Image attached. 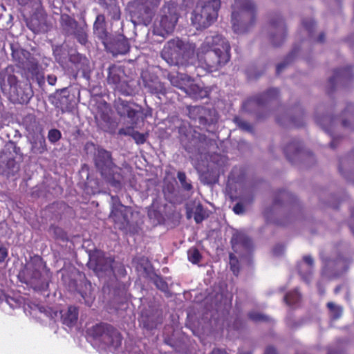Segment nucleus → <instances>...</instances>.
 <instances>
[{
  "label": "nucleus",
  "mask_w": 354,
  "mask_h": 354,
  "mask_svg": "<svg viewBox=\"0 0 354 354\" xmlns=\"http://www.w3.org/2000/svg\"><path fill=\"white\" fill-rule=\"evenodd\" d=\"M52 103L62 112L70 110L72 107V97L67 88L57 91Z\"/></svg>",
  "instance_id": "nucleus-22"
},
{
  "label": "nucleus",
  "mask_w": 354,
  "mask_h": 354,
  "mask_svg": "<svg viewBox=\"0 0 354 354\" xmlns=\"http://www.w3.org/2000/svg\"><path fill=\"white\" fill-rule=\"evenodd\" d=\"M232 24L234 31L244 33L255 21V5L252 0H235L232 6Z\"/></svg>",
  "instance_id": "nucleus-3"
},
{
  "label": "nucleus",
  "mask_w": 354,
  "mask_h": 354,
  "mask_svg": "<svg viewBox=\"0 0 354 354\" xmlns=\"http://www.w3.org/2000/svg\"><path fill=\"white\" fill-rule=\"evenodd\" d=\"M316 122L322 126L326 131L330 133V127L333 126L335 119L329 116H324L323 118H316Z\"/></svg>",
  "instance_id": "nucleus-38"
},
{
  "label": "nucleus",
  "mask_w": 354,
  "mask_h": 354,
  "mask_svg": "<svg viewBox=\"0 0 354 354\" xmlns=\"http://www.w3.org/2000/svg\"><path fill=\"white\" fill-rule=\"evenodd\" d=\"M178 179L182 187L187 191H189L192 189L191 183L187 182V177L184 172L179 171L177 175Z\"/></svg>",
  "instance_id": "nucleus-49"
},
{
  "label": "nucleus",
  "mask_w": 354,
  "mask_h": 354,
  "mask_svg": "<svg viewBox=\"0 0 354 354\" xmlns=\"http://www.w3.org/2000/svg\"><path fill=\"white\" fill-rule=\"evenodd\" d=\"M180 142L185 149L190 153L192 159H198L197 156H201L205 151L204 137L198 133L185 134L181 136Z\"/></svg>",
  "instance_id": "nucleus-12"
},
{
  "label": "nucleus",
  "mask_w": 354,
  "mask_h": 354,
  "mask_svg": "<svg viewBox=\"0 0 354 354\" xmlns=\"http://www.w3.org/2000/svg\"><path fill=\"white\" fill-rule=\"evenodd\" d=\"M296 55V50H293L286 58L285 61L277 66V73L279 75L283 69L290 62L293 60L295 56Z\"/></svg>",
  "instance_id": "nucleus-44"
},
{
  "label": "nucleus",
  "mask_w": 354,
  "mask_h": 354,
  "mask_svg": "<svg viewBox=\"0 0 354 354\" xmlns=\"http://www.w3.org/2000/svg\"><path fill=\"white\" fill-rule=\"evenodd\" d=\"M140 322L143 324V326L148 330H151L156 327L157 322L149 319V317H145L142 315Z\"/></svg>",
  "instance_id": "nucleus-52"
},
{
  "label": "nucleus",
  "mask_w": 354,
  "mask_h": 354,
  "mask_svg": "<svg viewBox=\"0 0 354 354\" xmlns=\"http://www.w3.org/2000/svg\"><path fill=\"white\" fill-rule=\"evenodd\" d=\"M292 198V196L287 191L283 190L278 193L274 200V206L281 204L282 202H288Z\"/></svg>",
  "instance_id": "nucleus-39"
},
{
  "label": "nucleus",
  "mask_w": 354,
  "mask_h": 354,
  "mask_svg": "<svg viewBox=\"0 0 354 354\" xmlns=\"http://www.w3.org/2000/svg\"><path fill=\"white\" fill-rule=\"evenodd\" d=\"M62 138V133L59 130L56 129H50L48 133V139L52 144L56 143Z\"/></svg>",
  "instance_id": "nucleus-48"
},
{
  "label": "nucleus",
  "mask_w": 354,
  "mask_h": 354,
  "mask_svg": "<svg viewBox=\"0 0 354 354\" xmlns=\"http://www.w3.org/2000/svg\"><path fill=\"white\" fill-rule=\"evenodd\" d=\"M286 38V28L281 17H274L270 22V39L275 46L281 45Z\"/></svg>",
  "instance_id": "nucleus-17"
},
{
  "label": "nucleus",
  "mask_w": 354,
  "mask_h": 354,
  "mask_svg": "<svg viewBox=\"0 0 354 354\" xmlns=\"http://www.w3.org/2000/svg\"><path fill=\"white\" fill-rule=\"evenodd\" d=\"M205 218V211L201 205L196 207L194 212V220L197 223H201Z\"/></svg>",
  "instance_id": "nucleus-46"
},
{
  "label": "nucleus",
  "mask_w": 354,
  "mask_h": 354,
  "mask_svg": "<svg viewBox=\"0 0 354 354\" xmlns=\"http://www.w3.org/2000/svg\"><path fill=\"white\" fill-rule=\"evenodd\" d=\"M302 24L304 27L306 29V30H308L309 34H310L315 27V21L311 19H305L303 21Z\"/></svg>",
  "instance_id": "nucleus-55"
},
{
  "label": "nucleus",
  "mask_w": 354,
  "mask_h": 354,
  "mask_svg": "<svg viewBox=\"0 0 354 354\" xmlns=\"http://www.w3.org/2000/svg\"><path fill=\"white\" fill-rule=\"evenodd\" d=\"M283 251L284 247L281 245L275 246L274 248L273 249V253L277 256L281 254Z\"/></svg>",
  "instance_id": "nucleus-62"
},
{
  "label": "nucleus",
  "mask_w": 354,
  "mask_h": 354,
  "mask_svg": "<svg viewBox=\"0 0 354 354\" xmlns=\"http://www.w3.org/2000/svg\"><path fill=\"white\" fill-rule=\"evenodd\" d=\"M248 317L254 321V322H269L270 321V317L263 315V314H261V313H257V312H250L248 314Z\"/></svg>",
  "instance_id": "nucleus-47"
},
{
  "label": "nucleus",
  "mask_w": 354,
  "mask_h": 354,
  "mask_svg": "<svg viewBox=\"0 0 354 354\" xmlns=\"http://www.w3.org/2000/svg\"><path fill=\"white\" fill-rule=\"evenodd\" d=\"M115 109L120 116H127L132 123H136L141 106L132 102L119 98L115 101Z\"/></svg>",
  "instance_id": "nucleus-16"
},
{
  "label": "nucleus",
  "mask_w": 354,
  "mask_h": 354,
  "mask_svg": "<svg viewBox=\"0 0 354 354\" xmlns=\"http://www.w3.org/2000/svg\"><path fill=\"white\" fill-rule=\"evenodd\" d=\"M177 8L173 3H167L162 10L160 26L167 32H171L178 21Z\"/></svg>",
  "instance_id": "nucleus-15"
},
{
  "label": "nucleus",
  "mask_w": 354,
  "mask_h": 354,
  "mask_svg": "<svg viewBox=\"0 0 354 354\" xmlns=\"http://www.w3.org/2000/svg\"><path fill=\"white\" fill-rule=\"evenodd\" d=\"M28 28L35 33L46 32L52 28L48 16L43 8H37L27 21Z\"/></svg>",
  "instance_id": "nucleus-13"
},
{
  "label": "nucleus",
  "mask_w": 354,
  "mask_h": 354,
  "mask_svg": "<svg viewBox=\"0 0 354 354\" xmlns=\"http://www.w3.org/2000/svg\"><path fill=\"white\" fill-rule=\"evenodd\" d=\"M98 3L111 15L113 19H119L120 17V8L117 0H97Z\"/></svg>",
  "instance_id": "nucleus-31"
},
{
  "label": "nucleus",
  "mask_w": 354,
  "mask_h": 354,
  "mask_svg": "<svg viewBox=\"0 0 354 354\" xmlns=\"http://www.w3.org/2000/svg\"><path fill=\"white\" fill-rule=\"evenodd\" d=\"M133 131L134 129L132 127L122 128L119 130L118 134L131 136Z\"/></svg>",
  "instance_id": "nucleus-60"
},
{
  "label": "nucleus",
  "mask_w": 354,
  "mask_h": 354,
  "mask_svg": "<svg viewBox=\"0 0 354 354\" xmlns=\"http://www.w3.org/2000/svg\"><path fill=\"white\" fill-rule=\"evenodd\" d=\"M145 88L152 94H162L165 93V88L164 85L159 81L157 77L153 76L147 77H143Z\"/></svg>",
  "instance_id": "nucleus-25"
},
{
  "label": "nucleus",
  "mask_w": 354,
  "mask_h": 354,
  "mask_svg": "<svg viewBox=\"0 0 354 354\" xmlns=\"http://www.w3.org/2000/svg\"><path fill=\"white\" fill-rule=\"evenodd\" d=\"M187 256L189 261L192 263H198L201 259V255L196 248H191L187 252Z\"/></svg>",
  "instance_id": "nucleus-43"
},
{
  "label": "nucleus",
  "mask_w": 354,
  "mask_h": 354,
  "mask_svg": "<svg viewBox=\"0 0 354 354\" xmlns=\"http://www.w3.org/2000/svg\"><path fill=\"white\" fill-rule=\"evenodd\" d=\"M89 334L95 344H101L103 348H109L115 352L122 345V337L113 326L106 324H100L92 327Z\"/></svg>",
  "instance_id": "nucleus-6"
},
{
  "label": "nucleus",
  "mask_w": 354,
  "mask_h": 354,
  "mask_svg": "<svg viewBox=\"0 0 354 354\" xmlns=\"http://www.w3.org/2000/svg\"><path fill=\"white\" fill-rule=\"evenodd\" d=\"M190 45L179 39L169 40L164 46L161 57L169 65H186L192 54Z\"/></svg>",
  "instance_id": "nucleus-7"
},
{
  "label": "nucleus",
  "mask_w": 354,
  "mask_h": 354,
  "mask_svg": "<svg viewBox=\"0 0 354 354\" xmlns=\"http://www.w3.org/2000/svg\"><path fill=\"white\" fill-rule=\"evenodd\" d=\"M108 50H110L113 54H125L129 50V41L123 36H118L116 38L111 37V41L110 45L104 46Z\"/></svg>",
  "instance_id": "nucleus-23"
},
{
  "label": "nucleus",
  "mask_w": 354,
  "mask_h": 354,
  "mask_svg": "<svg viewBox=\"0 0 354 354\" xmlns=\"http://www.w3.org/2000/svg\"><path fill=\"white\" fill-rule=\"evenodd\" d=\"M75 68L78 71H81L84 75L90 73L91 67L89 60L85 56H83Z\"/></svg>",
  "instance_id": "nucleus-40"
},
{
  "label": "nucleus",
  "mask_w": 354,
  "mask_h": 354,
  "mask_svg": "<svg viewBox=\"0 0 354 354\" xmlns=\"http://www.w3.org/2000/svg\"><path fill=\"white\" fill-rule=\"evenodd\" d=\"M148 216L150 218H154L158 222H160L162 218V214L152 208L148 211Z\"/></svg>",
  "instance_id": "nucleus-56"
},
{
  "label": "nucleus",
  "mask_w": 354,
  "mask_h": 354,
  "mask_svg": "<svg viewBox=\"0 0 354 354\" xmlns=\"http://www.w3.org/2000/svg\"><path fill=\"white\" fill-rule=\"evenodd\" d=\"M82 57H83L82 55H81L78 53H75L71 54L69 55V60L76 67L77 66V64H79L80 61H81Z\"/></svg>",
  "instance_id": "nucleus-54"
},
{
  "label": "nucleus",
  "mask_w": 354,
  "mask_h": 354,
  "mask_svg": "<svg viewBox=\"0 0 354 354\" xmlns=\"http://www.w3.org/2000/svg\"><path fill=\"white\" fill-rule=\"evenodd\" d=\"M233 211L236 214H241L245 212L244 206L241 203H237L233 207Z\"/></svg>",
  "instance_id": "nucleus-59"
},
{
  "label": "nucleus",
  "mask_w": 354,
  "mask_h": 354,
  "mask_svg": "<svg viewBox=\"0 0 354 354\" xmlns=\"http://www.w3.org/2000/svg\"><path fill=\"white\" fill-rule=\"evenodd\" d=\"M233 120L237 127L241 130L249 133L252 132V126L247 121L239 117H235Z\"/></svg>",
  "instance_id": "nucleus-41"
},
{
  "label": "nucleus",
  "mask_w": 354,
  "mask_h": 354,
  "mask_svg": "<svg viewBox=\"0 0 354 354\" xmlns=\"http://www.w3.org/2000/svg\"><path fill=\"white\" fill-rule=\"evenodd\" d=\"M88 25L86 22H82L78 24L70 36H73L81 45L86 46L88 42Z\"/></svg>",
  "instance_id": "nucleus-27"
},
{
  "label": "nucleus",
  "mask_w": 354,
  "mask_h": 354,
  "mask_svg": "<svg viewBox=\"0 0 354 354\" xmlns=\"http://www.w3.org/2000/svg\"><path fill=\"white\" fill-rule=\"evenodd\" d=\"M353 73L349 67L335 70L333 75L329 78L328 84L333 90L338 84L346 85L353 79Z\"/></svg>",
  "instance_id": "nucleus-21"
},
{
  "label": "nucleus",
  "mask_w": 354,
  "mask_h": 354,
  "mask_svg": "<svg viewBox=\"0 0 354 354\" xmlns=\"http://www.w3.org/2000/svg\"><path fill=\"white\" fill-rule=\"evenodd\" d=\"M8 254V250L4 247L0 248V263L3 262Z\"/></svg>",
  "instance_id": "nucleus-61"
},
{
  "label": "nucleus",
  "mask_w": 354,
  "mask_h": 354,
  "mask_svg": "<svg viewBox=\"0 0 354 354\" xmlns=\"http://www.w3.org/2000/svg\"><path fill=\"white\" fill-rule=\"evenodd\" d=\"M95 164L100 170L102 176L116 189L122 187V169L116 167L112 162L110 153L99 148L95 155Z\"/></svg>",
  "instance_id": "nucleus-4"
},
{
  "label": "nucleus",
  "mask_w": 354,
  "mask_h": 354,
  "mask_svg": "<svg viewBox=\"0 0 354 354\" xmlns=\"http://www.w3.org/2000/svg\"><path fill=\"white\" fill-rule=\"evenodd\" d=\"M283 299L288 305L293 306L300 301L301 295L297 290H295L286 295Z\"/></svg>",
  "instance_id": "nucleus-37"
},
{
  "label": "nucleus",
  "mask_w": 354,
  "mask_h": 354,
  "mask_svg": "<svg viewBox=\"0 0 354 354\" xmlns=\"http://www.w3.org/2000/svg\"><path fill=\"white\" fill-rule=\"evenodd\" d=\"M106 26L104 15H97L93 24V33L104 46H108L111 41V34L107 31Z\"/></svg>",
  "instance_id": "nucleus-19"
},
{
  "label": "nucleus",
  "mask_w": 354,
  "mask_h": 354,
  "mask_svg": "<svg viewBox=\"0 0 354 354\" xmlns=\"http://www.w3.org/2000/svg\"><path fill=\"white\" fill-rule=\"evenodd\" d=\"M18 277L22 283L30 285L34 289L44 290L48 287L50 272L41 257L35 255L26 262Z\"/></svg>",
  "instance_id": "nucleus-2"
},
{
  "label": "nucleus",
  "mask_w": 354,
  "mask_h": 354,
  "mask_svg": "<svg viewBox=\"0 0 354 354\" xmlns=\"http://www.w3.org/2000/svg\"><path fill=\"white\" fill-rule=\"evenodd\" d=\"M47 151L45 138L43 135L37 136L31 142V151L32 153L39 155Z\"/></svg>",
  "instance_id": "nucleus-33"
},
{
  "label": "nucleus",
  "mask_w": 354,
  "mask_h": 354,
  "mask_svg": "<svg viewBox=\"0 0 354 354\" xmlns=\"http://www.w3.org/2000/svg\"><path fill=\"white\" fill-rule=\"evenodd\" d=\"M20 148L14 142L7 143L0 151V174L15 175L19 170L17 158L21 159Z\"/></svg>",
  "instance_id": "nucleus-8"
},
{
  "label": "nucleus",
  "mask_w": 354,
  "mask_h": 354,
  "mask_svg": "<svg viewBox=\"0 0 354 354\" xmlns=\"http://www.w3.org/2000/svg\"><path fill=\"white\" fill-rule=\"evenodd\" d=\"M5 303L12 309L20 307L21 304L19 299H16L10 296H5Z\"/></svg>",
  "instance_id": "nucleus-51"
},
{
  "label": "nucleus",
  "mask_w": 354,
  "mask_h": 354,
  "mask_svg": "<svg viewBox=\"0 0 354 354\" xmlns=\"http://www.w3.org/2000/svg\"><path fill=\"white\" fill-rule=\"evenodd\" d=\"M60 315L63 324L72 327L77 321L78 310L76 307L69 306L67 310H62Z\"/></svg>",
  "instance_id": "nucleus-28"
},
{
  "label": "nucleus",
  "mask_w": 354,
  "mask_h": 354,
  "mask_svg": "<svg viewBox=\"0 0 354 354\" xmlns=\"http://www.w3.org/2000/svg\"><path fill=\"white\" fill-rule=\"evenodd\" d=\"M188 116L190 119L198 122L201 125H205L213 121L211 111L201 106H190L187 107Z\"/></svg>",
  "instance_id": "nucleus-20"
},
{
  "label": "nucleus",
  "mask_w": 354,
  "mask_h": 354,
  "mask_svg": "<svg viewBox=\"0 0 354 354\" xmlns=\"http://www.w3.org/2000/svg\"><path fill=\"white\" fill-rule=\"evenodd\" d=\"M279 91L277 88H270L266 93L247 100L243 104V109L248 113L256 112L260 107L277 97Z\"/></svg>",
  "instance_id": "nucleus-14"
},
{
  "label": "nucleus",
  "mask_w": 354,
  "mask_h": 354,
  "mask_svg": "<svg viewBox=\"0 0 354 354\" xmlns=\"http://www.w3.org/2000/svg\"><path fill=\"white\" fill-rule=\"evenodd\" d=\"M313 258L310 255H306L303 257V261L297 264L298 272L302 279L306 283L310 282L313 273Z\"/></svg>",
  "instance_id": "nucleus-24"
},
{
  "label": "nucleus",
  "mask_w": 354,
  "mask_h": 354,
  "mask_svg": "<svg viewBox=\"0 0 354 354\" xmlns=\"http://www.w3.org/2000/svg\"><path fill=\"white\" fill-rule=\"evenodd\" d=\"M111 213L109 218L114 223L115 227L120 230L125 229L129 224L131 209L122 205L117 196H111Z\"/></svg>",
  "instance_id": "nucleus-10"
},
{
  "label": "nucleus",
  "mask_w": 354,
  "mask_h": 354,
  "mask_svg": "<svg viewBox=\"0 0 354 354\" xmlns=\"http://www.w3.org/2000/svg\"><path fill=\"white\" fill-rule=\"evenodd\" d=\"M161 0H146L142 3L140 10H143L144 13L140 16L142 20L145 19H151L152 10L156 8Z\"/></svg>",
  "instance_id": "nucleus-36"
},
{
  "label": "nucleus",
  "mask_w": 354,
  "mask_h": 354,
  "mask_svg": "<svg viewBox=\"0 0 354 354\" xmlns=\"http://www.w3.org/2000/svg\"><path fill=\"white\" fill-rule=\"evenodd\" d=\"M113 263L114 261L111 257H105L102 252H97L90 256L88 265L98 277H103L113 272Z\"/></svg>",
  "instance_id": "nucleus-11"
},
{
  "label": "nucleus",
  "mask_w": 354,
  "mask_h": 354,
  "mask_svg": "<svg viewBox=\"0 0 354 354\" xmlns=\"http://www.w3.org/2000/svg\"><path fill=\"white\" fill-rule=\"evenodd\" d=\"M327 306L330 310L333 319H338L340 317L342 313V308L340 306H336L333 302H328L327 304Z\"/></svg>",
  "instance_id": "nucleus-45"
},
{
  "label": "nucleus",
  "mask_w": 354,
  "mask_h": 354,
  "mask_svg": "<svg viewBox=\"0 0 354 354\" xmlns=\"http://www.w3.org/2000/svg\"><path fill=\"white\" fill-rule=\"evenodd\" d=\"M138 115H141L142 120L152 116V109L147 107L146 109H143L141 107V111L138 113Z\"/></svg>",
  "instance_id": "nucleus-58"
},
{
  "label": "nucleus",
  "mask_w": 354,
  "mask_h": 354,
  "mask_svg": "<svg viewBox=\"0 0 354 354\" xmlns=\"http://www.w3.org/2000/svg\"><path fill=\"white\" fill-rule=\"evenodd\" d=\"M53 55L57 62L61 63L66 56V52L62 46L57 45L53 46Z\"/></svg>",
  "instance_id": "nucleus-42"
},
{
  "label": "nucleus",
  "mask_w": 354,
  "mask_h": 354,
  "mask_svg": "<svg viewBox=\"0 0 354 354\" xmlns=\"http://www.w3.org/2000/svg\"><path fill=\"white\" fill-rule=\"evenodd\" d=\"M107 83L124 95H131L134 91L127 81L124 70L118 66L111 65L108 68Z\"/></svg>",
  "instance_id": "nucleus-9"
},
{
  "label": "nucleus",
  "mask_w": 354,
  "mask_h": 354,
  "mask_svg": "<svg viewBox=\"0 0 354 354\" xmlns=\"http://www.w3.org/2000/svg\"><path fill=\"white\" fill-rule=\"evenodd\" d=\"M47 82L50 85H55L57 82V77L54 75H48L47 76Z\"/></svg>",
  "instance_id": "nucleus-63"
},
{
  "label": "nucleus",
  "mask_w": 354,
  "mask_h": 354,
  "mask_svg": "<svg viewBox=\"0 0 354 354\" xmlns=\"http://www.w3.org/2000/svg\"><path fill=\"white\" fill-rule=\"evenodd\" d=\"M169 79L174 86H176L183 91L186 88L187 83L190 82V78L182 73H178L177 75L170 74L169 75Z\"/></svg>",
  "instance_id": "nucleus-35"
},
{
  "label": "nucleus",
  "mask_w": 354,
  "mask_h": 354,
  "mask_svg": "<svg viewBox=\"0 0 354 354\" xmlns=\"http://www.w3.org/2000/svg\"><path fill=\"white\" fill-rule=\"evenodd\" d=\"M191 82L190 80L189 83H187L186 88L184 89V91L188 95L194 99H203L208 97L209 91L207 88L200 87L198 85L193 84Z\"/></svg>",
  "instance_id": "nucleus-29"
},
{
  "label": "nucleus",
  "mask_w": 354,
  "mask_h": 354,
  "mask_svg": "<svg viewBox=\"0 0 354 354\" xmlns=\"http://www.w3.org/2000/svg\"><path fill=\"white\" fill-rule=\"evenodd\" d=\"M59 24L62 31L68 36L73 31L78 25V22L68 14H62Z\"/></svg>",
  "instance_id": "nucleus-30"
},
{
  "label": "nucleus",
  "mask_w": 354,
  "mask_h": 354,
  "mask_svg": "<svg viewBox=\"0 0 354 354\" xmlns=\"http://www.w3.org/2000/svg\"><path fill=\"white\" fill-rule=\"evenodd\" d=\"M17 84V77L10 73L9 68L0 73V84L3 91L15 90Z\"/></svg>",
  "instance_id": "nucleus-26"
},
{
  "label": "nucleus",
  "mask_w": 354,
  "mask_h": 354,
  "mask_svg": "<svg viewBox=\"0 0 354 354\" xmlns=\"http://www.w3.org/2000/svg\"><path fill=\"white\" fill-rule=\"evenodd\" d=\"M220 0H199L192 14V23L196 29L209 26L218 17Z\"/></svg>",
  "instance_id": "nucleus-5"
},
{
  "label": "nucleus",
  "mask_w": 354,
  "mask_h": 354,
  "mask_svg": "<svg viewBox=\"0 0 354 354\" xmlns=\"http://www.w3.org/2000/svg\"><path fill=\"white\" fill-rule=\"evenodd\" d=\"M154 283L158 289H160L162 291L167 290V284L165 281H163V279L162 278H160V277L156 278L155 279Z\"/></svg>",
  "instance_id": "nucleus-57"
},
{
  "label": "nucleus",
  "mask_w": 354,
  "mask_h": 354,
  "mask_svg": "<svg viewBox=\"0 0 354 354\" xmlns=\"http://www.w3.org/2000/svg\"><path fill=\"white\" fill-rule=\"evenodd\" d=\"M342 126L349 130H354V104H349L342 113Z\"/></svg>",
  "instance_id": "nucleus-32"
},
{
  "label": "nucleus",
  "mask_w": 354,
  "mask_h": 354,
  "mask_svg": "<svg viewBox=\"0 0 354 354\" xmlns=\"http://www.w3.org/2000/svg\"><path fill=\"white\" fill-rule=\"evenodd\" d=\"M301 147V143L298 140L291 141L283 149L286 158L290 161H293L294 158L299 154Z\"/></svg>",
  "instance_id": "nucleus-34"
},
{
  "label": "nucleus",
  "mask_w": 354,
  "mask_h": 354,
  "mask_svg": "<svg viewBox=\"0 0 354 354\" xmlns=\"http://www.w3.org/2000/svg\"><path fill=\"white\" fill-rule=\"evenodd\" d=\"M131 137L138 145L143 144L146 141L145 135L136 131H133Z\"/></svg>",
  "instance_id": "nucleus-53"
},
{
  "label": "nucleus",
  "mask_w": 354,
  "mask_h": 354,
  "mask_svg": "<svg viewBox=\"0 0 354 354\" xmlns=\"http://www.w3.org/2000/svg\"><path fill=\"white\" fill-rule=\"evenodd\" d=\"M231 242L234 252L240 255L249 254L253 248L251 239L243 233L234 234Z\"/></svg>",
  "instance_id": "nucleus-18"
},
{
  "label": "nucleus",
  "mask_w": 354,
  "mask_h": 354,
  "mask_svg": "<svg viewBox=\"0 0 354 354\" xmlns=\"http://www.w3.org/2000/svg\"><path fill=\"white\" fill-rule=\"evenodd\" d=\"M264 354H277L276 349L272 346H268Z\"/></svg>",
  "instance_id": "nucleus-64"
},
{
  "label": "nucleus",
  "mask_w": 354,
  "mask_h": 354,
  "mask_svg": "<svg viewBox=\"0 0 354 354\" xmlns=\"http://www.w3.org/2000/svg\"><path fill=\"white\" fill-rule=\"evenodd\" d=\"M230 51V44L222 35L207 36L196 52L199 66L207 71H216L228 62Z\"/></svg>",
  "instance_id": "nucleus-1"
},
{
  "label": "nucleus",
  "mask_w": 354,
  "mask_h": 354,
  "mask_svg": "<svg viewBox=\"0 0 354 354\" xmlns=\"http://www.w3.org/2000/svg\"><path fill=\"white\" fill-rule=\"evenodd\" d=\"M230 265L231 270L235 275H237L239 272V261L234 254H230Z\"/></svg>",
  "instance_id": "nucleus-50"
}]
</instances>
